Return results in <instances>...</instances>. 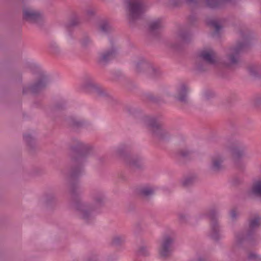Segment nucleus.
I'll return each mask as SVG.
<instances>
[{"instance_id":"1","label":"nucleus","mask_w":261,"mask_h":261,"mask_svg":"<svg viewBox=\"0 0 261 261\" xmlns=\"http://www.w3.org/2000/svg\"><path fill=\"white\" fill-rule=\"evenodd\" d=\"M260 225L261 217L258 216L250 219L247 230L236 233L232 244V251L239 253L244 251V248L242 246L244 242H246L247 245H254L258 240V237L256 233V230Z\"/></svg>"},{"instance_id":"2","label":"nucleus","mask_w":261,"mask_h":261,"mask_svg":"<svg viewBox=\"0 0 261 261\" xmlns=\"http://www.w3.org/2000/svg\"><path fill=\"white\" fill-rule=\"evenodd\" d=\"M243 40L238 41L236 45L227 49L223 65L227 68H232L240 62V55L245 50L249 44V37L245 36L241 33Z\"/></svg>"},{"instance_id":"3","label":"nucleus","mask_w":261,"mask_h":261,"mask_svg":"<svg viewBox=\"0 0 261 261\" xmlns=\"http://www.w3.org/2000/svg\"><path fill=\"white\" fill-rule=\"evenodd\" d=\"M218 63L216 52L212 48H204L197 54L195 62V69L199 71H206L211 65H216Z\"/></svg>"},{"instance_id":"4","label":"nucleus","mask_w":261,"mask_h":261,"mask_svg":"<svg viewBox=\"0 0 261 261\" xmlns=\"http://www.w3.org/2000/svg\"><path fill=\"white\" fill-rule=\"evenodd\" d=\"M148 132L159 141H166L171 138V134L165 127L161 117H148Z\"/></svg>"},{"instance_id":"5","label":"nucleus","mask_w":261,"mask_h":261,"mask_svg":"<svg viewBox=\"0 0 261 261\" xmlns=\"http://www.w3.org/2000/svg\"><path fill=\"white\" fill-rule=\"evenodd\" d=\"M206 215L210 219V230L209 237L215 241H219L222 238L221 227L218 220L219 210L216 207H212L207 212Z\"/></svg>"},{"instance_id":"6","label":"nucleus","mask_w":261,"mask_h":261,"mask_svg":"<svg viewBox=\"0 0 261 261\" xmlns=\"http://www.w3.org/2000/svg\"><path fill=\"white\" fill-rule=\"evenodd\" d=\"M175 237L173 234H165L160 242L159 254L164 259L169 258L173 252Z\"/></svg>"},{"instance_id":"7","label":"nucleus","mask_w":261,"mask_h":261,"mask_svg":"<svg viewBox=\"0 0 261 261\" xmlns=\"http://www.w3.org/2000/svg\"><path fill=\"white\" fill-rule=\"evenodd\" d=\"M228 148L236 163L246 155V146L239 140L233 139L229 141Z\"/></svg>"},{"instance_id":"8","label":"nucleus","mask_w":261,"mask_h":261,"mask_svg":"<svg viewBox=\"0 0 261 261\" xmlns=\"http://www.w3.org/2000/svg\"><path fill=\"white\" fill-rule=\"evenodd\" d=\"M199 1L185 0V3L191 7L197 6ZM204 1L208 7L214 9L223 8L227 4L234 5L236 3V0H204Z\"/></svg>"},{"instance_id":"9","label":"nucleus","mask_w":261,"mask_h":261,"mask_svg":"<svg viewBox=\"0 0 261 261\" xmlns=\"http://www.w3.org/2000/svg\"><path fill=\"white\" fill-rule=\"evenodd\" d=\"M128 9L133 19L141 18L145 13V6L142 0H127Z\"/></svg>"},{"instance_id":"10","label":"nucleus","mask_w":261,"mask_h":261,"mask_svg":"<svg viewBox=\"0 0 261 261\" xmlns=\"http://www.w3.org/2000/svg\"><path fill=\"white\" fill-rule=\"evenodd\" d=\"M191 38V35L189 32L180 31L178 33L176 41L175 42H167L166 45L173 50L177 51L181 48L184 44L188 43Z\"/></svg>"},{"instance_id":"11","label":"nucleus","mask_w":261,"mask_h":261,"mask_svg":"<svg viewBox=\"0 0 261 261\" xmlns=\"http://www.w3.org/2000/svg\"><path fill=\"white\" fill-rule=\"evenodd\" d=\"M163 27V23L160 19L151 21L148 29V38L159 39L160 38Z\"/></svg>"},{"instance_id":"12","label":"nucleus","mask_w":261,"mask_h":261,"mask_svg":"<svg viewBox=\"0 0 261 261\" xmlns=\"http://www.w3.org/2000/svg\"><path fill=\"white\" fill-rule=\"evenodd\" d=\"M224 158L220 153H216L212 156L210 165V170L214 173H218L224 169L223 163Z\"/></svg>"},{"instance_id":"13","label":"nucleus","mask_w":261,"mask_h":261,"mask_svg":"<svg viewBox=\"0 0 261 261\" xmlns=\"http://www.w3.org/2000/svg\"><path fill=\"white\" fill-rule=\"evenodd\" d=\"M189 88L185 84H181L177 90L176 98L183 105H188L189 103L188 93Z\"/></svg>"},{"instance_id":"14","label":"nucleus","mask_w":261,"mask_h":261,"mask_svg":"<svg viewBox=\"0 0 261 261\" xmlns=\"http://www.w3.org/2000/svg\"><path fill=\"white\" fill-rule=\"evenodd\" d=\"M245 245H243L244 243L242 244V246L244 248V251H242L241 253H239L238 252H234L232 251V247H231V251L228 254V256L229 257H232L233 255L234 254L236 256H243L245 254L247 255V259L250 261H258L259 260V256L253 252H248L246 250V246H249L246 244V242ZM249 246H251L250 245Z\"/></svg>"},{"instance_id":"15","label":"nucleus","mask_w":261,"mask_h":261,"mask_svg":"<svg viewBox=\"0 0 261 261\" xmlns=\"http://www.w3.org/2000/svg\"><path fill=\"white\" fill-rule=\"evenodd\" d=\"M162 75V72L160 68L152 63L148 62V79L155 81L160 79Z\"/></svg>"},{"instance_id":"16","label":"nucleus","mask_w":261,"mask_h":261,"mask_svg":"<svg viewBox=\"0 0 261 261\" xmlns=\"http://www.w3.org/2000/svg\"><path fill=\"white\" fill-rule=\"evenodd\" d=\"M23 18L29 21H34L37 20L40 17L39 13L30 8L23 9Z\"/></svg>"},{"instance_id":"17","label":"nucleus","mask_w":261,"mask_h":261,"mask_svg":"<svg viewBox=\"0 0 261 261\" xmlns=\"http://www.w3.org/2000/svg\"><path fill=\"white\" fill-rule=\"evenodd\" d=\"M224 21L223 18L214 19L210 20L208 23L215 29L213 35L218 36L220 30L222 28V23Z\"/></svg>"},{"instance_id":"18","label":"nucleus","mask_w":261,"mask_h":261,"mask_svg":"<svg viewBox=\"0 0 261 261\" xmlns=\"http://www.w3.org/2000/svg\"><path fill=\"white\" fill-rule=\"evenodd\" d=\"M247 70L251 75L255 76L261 72V65L256 63L251 64L247 66Z\"/></svg>"},{"instance_id":"19","label":"nucleus","mask_w":261,"mask_h":261,"mask_svg":"<svg viewBox=\"0 0 261 261\" xmlns=\"http://www.w3.org/2000/svg\"><path fill=\"white\" fill-rule=\"evenodd\" d=\"M182 2L183 0H167L165 4L169 8H174L180 7Z\"/></svg>"},{"instance_id":"20","label":"nucleus","mask_w":261,"mask_h":261,"mask_svg":"<svg viewBox=\"0 0 261 261\" xmlns=\"http://www.w3.org/2000/svg\"><path fill=\"white\" fill-rule=\"evenodd\" d=\"M251 192L256 196L261 197V180L256 182L252 186Z\"/></svg>"},{"instance_id":"21","label":"nucleus","mask_w":261,"mask_h":261,"mask_svg":"<svg viewBox=\"0 0 261 261\" xmlns=\"http://www.w3.org/2000/svg\"><path fill=\"white\" fill-rule=\"evenodd\" d=\"M114 51L100 54L99 55V59L100 61H107L111 59L114 56Z\"/></svg>"},{"instance_id":"22","label":"nucleus","mask_w":261,"mask_h":261,"mask_svg":"<svg viewBox=\"0 0 261 261\" xmlns=\"http://www.w3.org/2000/svg\"><path fill=\"white\" fill-rule=\"evenodd\" d=\"M148 102L159 104L163 102L161 98L155 96L152 93L148 94Z\"/></svg>"},{"instance_id":"23","label":"nucleus","mask_w":261,"mask_h":261,"mask_svg":"<svg viewBox=\"0 0 261 261\" xmlns=\"http://www.w3.org/2000/svg\"><path fill=\"white\" fill-rule=\"evenodd\" d=\"M195 181V178L194 177L189 176L186 177L182 181V185L185 188H188L192 186Z\"/></svg>"},{"instance_id":"24","label":"nucleus","mask_w":261,"mask_h":261,"mask_svg":"<svg viewBox=\"0 0 261 261\" xmlns=\"http://www.w3.org/2000/svg\"><path fill=\"white\" fill-rule=\"evenodd\" d=\"M253 104L255 107H259L261 106V95H255L252 99Z\"/></svg>"},{"instance_id":"25","label":"nucleus","mask_w":261,"mask_h":261,"mask_svg":"<svg viewBox=\"0 0 261 261\" xmlns=\"http://www.w3.org/2000/svg\"><path fill=\"white\" fill-rule=\"evenodd\" d=\"M157 189L158 188L155 186L148 185V199L155 194Z\"/></svg>"},{"instance_id":"26","label":"nucleus","mask_w":261,"mask_h":261,"mask_svg":"<svg viewBox=\"0 0 261 261\" xmlns=\"http://www.w3.org/2000/svg\"><path fill=\"white\" fill-rule=\"evenodd\" d=\"M229 216H230L231 219L232 221L236 220L239 216V213H238L237 208H233L231 209L229 211Z\"/></svg>"},{"instance_id":"27","label":"nucleus","mask_w":261,"mask_h":261,"mask_svg":"<svg viewBox=\"0 0 261 261\" xmlns=\"http://www.w3.org/2000/svg\"><path fill=\"white\" fill-rule=\"evenodd\" d=\"M178 217L181 223H186L188 221L189 216L183 213H179Z\"/></svg>"},{"instance_id":"28","label":"nucleus","mask_w":261,"mask_h":261,"mask_svg":"<svg viewBox=\"0 0 261 261\" xmlns=\"http://www.w3.org/2000/svg\"><path fill=\"white\" fill-rule=\"evenodd\" d=\"M191 152L190 150L187 149H180L178 152L180 155L184 158L188 156Z\"/></svg>"},{"instance_id":"29","label":"nucleus","mask_w":261,"mask_h":261,"mask_svg":"<svg viewBox=\"0 0 261 261\" xmlns=\"http://www.w3.org/2000/svg\"><path fill=\"white\" fill-rule=\"evenodd\" d=\"M81 217L84 219H87L90 215V212L86 209H83L81 212Z\"/></svg>"},{"instance_id":"30","label":"nucleus","mask_w":261,"mask_h":261,"mask_svg":"<svg viewBox=\"0 0 261 261\" xmlns=\"http://www.w3.org/2000/svg\"><path fill=\"white\" fill-rule=\"evenodd\" d=\"M138 193L140 196H146L147 195V189L146 188H140L138 189Z\"/></svg>"},{"instance_id":"31","label":"nucleus","mask_w":261,"mask_h":261,"mask_svg":"<svg viewBox=\"0 0 261 261\" xmlns=\"http://www.w3.org/2000/svg\"><path fill=\"white\" fill-rule=\"evenodd\" d=\"M197 20V17L195 15H190L188 18V21L191 24L193 23Z\"/></svg>"},{"instance_id":"32","label":"nucleus","mask_w":261,"mask_h":261,"mask_svg":"<svg viewBox=\"0 0 261 261\" xmlns=\"http://www.w3.org/2000/svg\"><path fill=\"white\" fill-rule=\"evenodd\" d=\"M109 25L107 22H103L100 25V29L103 31H106Z\"/></svg>"},{"instance_id":"33","label":"nucleus","mask_w":261,"mask_h":261,"mask_svg":"<svg viewBox=\"0 0 261 261\" xmlns=\"http://www.w3.org/2000/svg\"><path fill=\"white\" fill-rule=\"evenodd\" d=\"M145 62H138L136 64V70L137 71H140V68H141L144 65H145Z\"/></svg>"},{"instance_id":"34","label":"nucleus","mask_w":261,"mask_h":261,"mask_svg":"<svg viewBox=\"0 0 261 261\" xmlns=\"http://www.w3.org/2000/svg\"><path fill=\"white\" fill-rule=\"evenodd\" d=\"M194 261H207L204 257H199Z\"/></svg>"},{"instance_id":"35","label":"nucleus","mask_w":261,"mask_h":261,"mask_svg":"<svg viewBox=\"0 0 261 261\" xmlns=\"http://www.w3.org/2000/svg\"><path fill=\"white\" fill-rule=\"evenodd\" d=\"M42 86V82H39V83L37 84V87H41Z\"/></svg>"},{"instance_id":"36","label":"nucleus","mask_w":261,"mask_h":261,"mask_svg":"<svg viewBox=\"0 0 261 261\" xmlns=\"http://www.w3.org/2000/svg\"><path fill=\"white\" fill-rule=\"evenodd\" d=\"M139 253L140 254H144V253L143 252V251L142 250V249H140L139 250Z\"/></svg>"}]
</instances>
